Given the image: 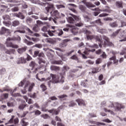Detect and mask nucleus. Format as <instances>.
I'll use <instances>...</instances> for the list:
<instances>
[{
  "mask_svg": "<svg viewBox=\"0 0 126 126\" xmlns=\"http://www.w3.org/2000/svg\"><path fill=\"white\" fill-rule=\"evenodd\" d=\"M75 25L77 27H82V26H83V25H84V24L82 22H80L79 23L75 24Z\"/></svg>",
  "mask_w": 126,
  "mask_h": 126,
  "instance_id": "obj_42",
  "label": "nucleus"
},
{
  "mask_svg": "<svg viewBox=\"0 0 126 126\" xmlns=\"http://www.w3.org/2000/svg\"><path fill=\"white\" fill-rule=\"evenodd\" d=\"M26 22L27 23V24L31 23V22H32V18L29 17H27L26 19Z\"/></svg>",
  "mask_w": 126,
  "mask_h": 126,
  "instance_id": "obj_38",
  "label": "nucleus"
},
{
  "mask_svg": "<svg viewBox=\"0 0 126 126\" xmlns=\"http://www.w3.org/2000/svg\"><path fill=\"white\" fill-rule=\"evenodd\" d=\"M21 37L18 36V37H8L6 39V44L7 47L8 48H13L14 49H18V45H14L12 42H9V41H21Z\"/></svg>",
  "mask_w": 126,
  "mask_h": 126,
  "instance_id": "obj_2",
  "label": "nucleus"
},
{
  "mask_svg": "<svg viewBox=\"0 0 126 126\" xmlns=\"http://www.w3.org/2000/svg\"><path fill=\"white\" fill-rule=\"evenodd\" d=\"M56 6L58 9H60V8H64V7H65V6L62 4L56 5Z\"/></svg>",
  "mask_w": 126,
  "mask_h": 126,
  "instance_id": "obj_59",
  "label": "nucleus"
},
{
  "mask_svg": "<svg viewBox=\"0 0 126 126\" xmlns=\"http://www.w3.org/2000/svg\"><path fill=\"white\" fill-rule=\"evenodd\" d=\"M99 32L100 33H101V34H103V33H106L107 32V30L105 29H101L99 30Z\"/></svg>",
  "mask_w": 126,
  "mask_h": 126,
  "instance_id": "obj_54",
  "label": "nucleus"
},
{
  "mask_svg": "<svg viewBox=\"0 0 126 126\" xmlns=\"http://www.w3.org/2000/svg\"><path fill=\"white\" fill-rule=\"evenodd\" d=\"M24 43L27 44V45H28V46H31L32 45H33V42H32L29 41L27 39H24Z\"/></svg>",
  "mask_w": 126,
  "mask_h": 126,
  "instance_id": "obj_32",
  "label": "nucleus"
},
{
  "mask_svg": "<svg viewBox=\"0 0 126 126\" xmlns=\"http://www.w3.org/2000/svg\"><path fill=\"white\" fill-rule=\"evenodd\" d=\"M103 110L106 113L108 112L110 113L111 115H115V113H114V111L110 110V109H107L106 108H103Z\"/></svg>",
  "mask_w": 126,
  "mask_h": 126,
  "instance_id": "obj_34",
  "label": "nucleus"
},
{
  "mask_svg": "<svg viewBox=\"0 0 126 126\" xmlns=\"http://www.w3.org/2000/svg\"><path fill=\"white\" fill-rule=\"evenodd\" d=\"M48 112L50 114H52V115H59V113H60V111H59V110L57 109H52L48 110Z\"/></svg>",
  "mask_w": 126,
  "mask_h": 126,
  "instance_id": "obj_16",
  "label": "nucleus"
},
{
  "mask_svg": "<svg viewBox=\"0 0 126 126\" xmlns=\"http://www.w3.org/2000/svg\"><path fill=\"white\" fill-rule=\"evenodd\" d=\"M51 63H52V64H63V61H62V60H54L51 62Z\"/></svg>",
  "mask_w": 126,
  "mask_h": 126,
  "instance_id": "obj_26",
  "label": "nucleus"
},
{
  "mask_svg": "<svg viewBox=\"0 0 126 126\" xmlns=\"http://www.w3.org/2000/svg\"><path fill=\"white\" fill-rule=\"evenodd\" d=\"M100 57H101L102 59H107V54H106L105 52H103L102 55H100Z\"/></svg>",
  "mask_w": 126,
  "mask_h": 126,
  "instance_id": "obj_58",
  "label": "nucleus"
},
{
  "mask_svg": "<svg viewBox=\"0 0 126 126\" xmlns=\"http://www.w3.org/2000/svg\"><path fill=\"white\" fill-rule=\"evenodd\" d=\"M50 69L54 71H59V70H60V67L55 65H51L50 66Z\"/></svg>",
  "mask_w": 126,
  "mask_h": 126,
  "instance_id": "obj_19",
  "label": "nucleus"
},
{
  "mask_svg": "<svg viewBox=\"0 0 126 126\" xmlns=\"http://www.w3.org/2000/svg\"><path fill=\"white\" fill-rule=\"evenodd\" d=\"M68 105L69 108L74 107V106H76V103L74 102V100H71L67 103Z\"/></svg>",
  "mask_w": 126,
  "mask_h": 126,
  "instance_id": "obj_23",
  "label": "nucleus"
},
{
  "mask_svg": "<svg viewBox=\"0 0 126 126\" xmlns=\"http://www.w3.org/2000/svg\"><path fill=\"white\" fill-rule=\"evenodd\" d=\"M109 26L111 27L112 28H116L118 27V25L117 22H111L109 24Z\"/></svg>",
  "mask_w": 126,
  "mask_h": 126,
  "instance_id": "obj_24",
  "label": "nucleus"
},
{
  "mask_svg": "<svg viewBox=\"0 0 126 126\" xmlns=\"http://www.w3.org/2000/svg\"><path fill=\"white\" fill-rule=\"evenodd\" d=\"M108 108H114L115 112H118L121 111L122 109H125V107L124 106V105L121 103L116 102L115 103V104H114L113 102L110 101L109 102Z\"/></svg>",
  "mask_w": 126,
  "mask_h": 126,
  "instance_id": "obj_3",
  "label": "nucleus"
},
{
  "mask_svg": "<svg viewBox=\"0 0 126 126\" xmlns=\"http://www.w3.org/2000/svg\"><path fill=\"white\" fill-rule=\"evenodd\" d=\"M67 6H68L69 9H70V10H71L73 12H75V11H76L75 10V9H73V8H71V7H76V6L75 4H72V3H68L67 4Z\"/></svg>",
  "mask_w": 126,
  "mask_h": 126,
  "instance_id": "obj_15",
  "label": "nucleus"
},
{
  "mask_svg": "<svg viewBox=\"0 0 126 126\" xmlns=\"http://www.w3.org/2000/svg\"><path fill=\"white\" fill-rule=\"evenodd\" d=\"M35 65H36V63H35V62H34L33 61H32L30 64V66H31V67H32L31 70H33V68L35 67Z\"/></svg>",
  "mask_w": 126,
  "mask_h": 126,
  "instance_id": "obj_37",
  "label": "nucleus"
},
{
  "mask_svg": "<svg viewBox=\"0 0 126 126\" xmlns=\"http://www.w3.org/2000/svg\"><path fill=\"white\" fill-rule=\"evenodd\" d=\"M35 86V84L34 83H32L29 87V91H32V89H33V87Z\"/></svg>",
  "mask_w": 126,
  "mask_h": 126,
  "instance_id": "obj_49",
  "label": "nucleus"
},
{
  "mask_svg": "<svg viewBox=\"0 0 126 126\" xmlns=\"http://www.w3.org/2000/svg\"><path fill=\"white\" fill-rule=\"evenodd\" d=\"M79 8L82 11V12H85L86 11V7L83 5H80Z\"/></svg>",
  "mask_w": 126,
  "mask_h": 126,
  "instance_id": "obj_25",
  "label": "nucleus"
},
{
  "mask_svg": "<svg viewBox=\"0 0 126 126\" xmlns=\"http://www.w3.org/2000/svg\"><path fill=\"white\" fill-rule=\"evenodd\" d=\"M5 33L9 34L11 32H10V30L6 29L4 27H2L1 30H0V35H4Z\"/></svg>",
  "mask_w": 126,
  "mask_h": 126,
  "instance_id": "obj_9",
  "label": "nucleus"
},
{
  "mask_svg": "<svg viewBox=\"0 0 126 126\" xmlns=\"http://www.w3.org/2000/svg\"><path fill=\"white\" fill-rule=\"evenodd\" d=\"M41 31H42L43 32H47L48 27L44 26L42 28H41Z\"/></svg>",
  "mask_w": 126,
  "mask_h": 126,
  "instance_id": "obj_60",
  "label": "nucleus"
},
{
  "mask_svg": "<svg viewBox=\"0 0 126 126\" xmlns=\"http://www.w3.org/2000/svg\"><path fill=\"white\" fill-rule=\"evenodd\" d=\"M30 85V82L29 81H26V80H23L19 84V86H23V85H25V89L24 90H22V93L23 94H26V87H28V85Z\"/></svg>",
  "mask_w": 126,
  "mask_h": 126,
  "instance_id": "obj_5",
  "label": "nucleus"
},
{
  "mask_svg": "<svg viewBox=\"0 0 126 126\" xmlns=\"http://www.w3.org/2000/svg\"><path fill=\"white\" fill-rule=\"evenodd\" d=\"M82 2L85 4V5H86L88 8H92V7H95V6H96L90 2H86V0H83Z\"/></svg>",
  "mask_w": 126,
  "mask_h": 126,
  "instance_id": "obj_10",
  "label": "nucleus"
},
{
  "mask_svg": "<svg viewBox=\"0 0 126 126\" xmlns=\"http://www.w3.org/2000/svg\"><path fill=\"white\" fill-rule=\"evenodd\" d=\"M95 24H98V25H100V26L103 25V23H102V22L101 21V19H98L95 21H94Z\"/></svg>",
  "mask_w": 126,
  "mask_h": 126,
  "instance_id": "obj_36",
  "label": "nucleus"
},
{
  "mask_svg": "<svg viewBox=\"0 0 126 126\" xmlns=\"http://www.w3.org/2000/svg\"><path fill=\"white\" fill-rule=\"evenodd\" d=\"M76 102L78 103L79 106H85V102L82 99L78 98L76 100Z\"/></svg>",
  "mask_w": 126,
  "mask_h": 126,
  "instance_id": "obj_14",
  "label": "nucleus"
},
{
  "mask_svg": "<svg viewBox=\"0 0 126 126\" xmlns=\"http://www.w3.org/2000/svg\"><path fill=\"white\" fill-rule=\"evenodd\" d=\"M11 96H13V97H20L21 95L19 93H11Z\"/></svg>",
  "mask_w": 126,
  "mask_h": 126,
  "instance_id": "obj_41",
  "label": "nucleus"
},
{
  "mask_svg": "<svg viewBox=\"0 0 126 126\" xmlns=\"http://www.w3.org/2000/svg\"><path fill=\"white\" fill-rule=\"evenodd\" d=\"M83 17L84 18V20H85V22H89V21H91V18H90L87 15H84V16H83Z\"/></svg>",
  "mask_w": 126,
  "mask_h": 126,
  "instance_id": "obj_33",
  "label": "nucleus"
},
{
  "mask_svg": "<svg viewBox=\"0 0 126 126\" xmlns=\"http://www.w3.org/2000/svg\"><path fill=\"white\" fill-rule=\"evenodd\" d=\"M67 27L69 28H71L70 29V31L71 33H72L73 35H77V32H75V27L71 25H67Z\"/></svg>",
  "mask_w": 126,
  "mask_h": 126,
  "instance_id": "obj_13",
  "label": "nucleus"
},
{
  "mask_svg": "<svg viewBox=\"0 0 126 126\" xmlns=\"http://www.w3.org/2000/svg\"><path fill=\"white\" fill-rule=\"evenodd\" d=\"M120 31H121V30H118L115 32H113L111 35V37H112L113 38L116 37V36H117V34H119Z\"/></svg>",
  "mask_w": 126,
  "mask_h": 126,
  "instance_id": "obj_35",
  "label": "nucleus"
},
{
  "mask_svg": "<svg viewBox=\"0 0 126 126\" xmlns=\"http://www.w3.org/2000/svg\"><path fill=\"white\" fill-rule=\"evenodd\" d=\"M18 18H19L21 20H24L25 19V15L21 12H19L18 14Z\"/></svg>",
  "mask_w": 126,
  "mask_h": 126,
  "instance_id": "obj_18",
  "label": "nucleus"
},
{
  "mask_svg": "<svg viewBox=\"0 0 126 126\" xmlns=\"http://www.w3.org/2000/svg\"><path fill=\"white\" fill-rule=\"evenodd\" d=\"M100 70V68L99 67L93 68L92 72V73H97V72H99Z\"/></svg>",
  "mask_w": 126,
  "mask_h": 126,
  "instance_id": "obj_31",
  "label": "nucleus"
},
{
  "mask_svg": "<svg viewBox=\"0 0 126 126\" xmlns=\"http://www.w3.org/2000/svg\"><path fill=\"white\" fill-rule=\"evenodd\" d=\"M59 83V80L57 79H53L51 81H50L49 82H48V85L49 87H51V83Z\"/></svg>",
  "mask_w": 126,
  "mask_h": 126,
  "instance_id": "obj_27",
  "label": "nucleus"
},
{
  "mask_svg": "<svg viewBox=\"0 0 126 126\" xmlns=\"http://www.w3.org/2000/svg\"><path fill=\"white\" fill-rule=\"evenodd\" d=\"M54 9V4H48V6L46 7L45 9V13L48 14L50 12V9Z\"/></svg>",
  "mask_w": 126,
  "mask_h": 126,
  "instance_id": "obj_11",
  "label": "nucleus"
},
{
  "mask_svg": "<svg viewBox=\"0 0 126 126\" xmlns=\"http://www.w3.org/2000/svg\"><path fill=\"white\" fill-rule=\"evenodd\" d=\"M41 118H43L45 120H46L47 119H50V118H51V117H50L49 115L47 114H42V115H41Z\"/></svg>",
  "mask_w": 126,
  "mask_h": 126,
  "instance_id": "obj_39",
  "label": "nucleus"
},
{
  "mask_svg": "<svg viewBox=\"0 0 126 126\" xmlns=\"http://www.w3.org/2000/svg\"><path fill=\"white\" fill-rule=\"evenodd\" d=\"M17 32H18L19 33H21V34H25V30H23V31H21V30H17V31H15L14 33H17Z\"/></svg>",
  "mask_w": 126,
  "mask_h": 126,
  "instance_id": "obj_55",
  "label": "nucleus"
},
{
  "mask_svg": "<svg viewBox=\"0 0 126 126\" xmlns=\"http://www.w3.org/2000/svg\"><path fill=\"white\" fill-rule=\"evenodd\" d=\"M7 98H8V94H2L0 96V100H4V99H7Z\"/></svg>",
  "mask_w": 126,
  "mask_h": 126,
  "instance_id": "obj_21",
  "label": "nucleus"
},
{
  "mask_svg": "<svg viewBox=\"0 0 126 126\" xmlns=\"http://www.w3.org/2000/svg\"><path fill=\"white\" fill-rule=\"evenodd\" d=\"M72 17H69L67 21L69 23L72 24L74 23L76 21H80L81 18L79 16H76L72 14H70Z\"/></svg>",
  "mask_w": 126,
  "mask_h": 126,
  "instance_id": "obj_4",
  "label": "nucleus"
},
{
  "mask_svg": "<svg viewBox=\"0 0 126 126\" xmlns=\"http://www.w3.org/2000/svg\"><path fill=\"white\" fill-rule=\"evenodd\" d=\"M3 24L6 27H10V25H11V24H10L9 22H7L6 21H3Z\"/></svg>",
  "mask_w": 126,
  "mask_h": 126,
  "instance_id": "obj_52",
  "label": "nucleus"
},
{
  "mask_svg": "<svg viewBox=\"0 0 126 126\" xmlns=\"http://www.w3.org/2000/svg\"><path fill=\"white\" fill-rule=\"evenodd\" d=\"M20 62V63H26V60L24 59V58L21 57L19 59Z\"/></svg>",
  "mask_w": 126,
  "mask_h": 126,
  "instance_id": "obj_44",
  "label": "nucleus"
},
{
  "mask_svg": "<svg viewBox=\"0 0 126 126\" xmlns=\"http://www.w3.org/2000/svg\"><path fill=\"white\" fill-rule=\"evenodd\" d=\"M20 124L22 126H27L28 125H29V123L25 121V119L24 118L21 120Z\"/></svg>",
  "mask_w": 126,
  "mask_h": 126,
  "instance_id": "obj_20",
  "label": "nucleus"
},
{
  "mask_svg": "<svg viewBox=\"0 0 126 126\" xmlns=\"http://www.w3.org/2000/svg\"><path fill=\"white\" fill-rule=\"evenodd\" d=\"M115 5L118 8H123L124 7L123 6V1H117L115 3Z\"/></svg>",
  "mask_w": 126,
  "mask_h": 126,
  "instance_id": "obj_17",
  "label": "nucleus"
},
{
  "mask_svg": "<svg viewBox=\"0 0 126 126\" xmlns=\"http://www.w3.org/2000/svg\"><path fill=\"white\" fill-rule=\"evenodd\" d=\"M87 80L83 81V82H81V85H82V86H84V87H86L87 85Z\"/></svg>",
  "mask_w": 126,
  "mask_h": 126,
  "instance_id": "obj_48",
  "label": "nucleus"
},
{
  "mask_svg": "<svg viewBox=\"0 0 126 126\" xmlns=\"http://www.w3.org/2000/svg\"><path fill=\"white\" fill-rule=\"evenodd\" d=\"M100 13H101V10H98L97 11L93 12L94 16H97V15Z\"/></svg>",
  "mask_w": 126,
  "mask_h": 126,
  "instance_id": "obj_53",
  "label": "nucleus"
},
{
  "mask_svg": "<svg viewBox=\"0 0 126 126\" xmlns=\"http://www.w3.org/2000/svg\"><path fill=\"white\" fill-rule=\"evenodd\" d=\"M11 10L12 12H16L17 11H18V10H19V8H18V7H14L11 8Z\"/></svg>",
  "mask_w": 126,
  "mask_h": 126,
  "instance_id": "obj_45",
  "label": "nucleus"
},
{
  "mask_svg": "<svg viewBox=\"0 0 126 126\" xmlns=\"http://www.w3.org/2000/svg\"><path fill=\"white\" fill-rule=\"evenodd\" d=\"M110 61H113V63L114 64H118V63L119 62V60L117 61L116 60V57L115 56H113L112 57L110 58L109 59Z\"/></svg>",
  "mask_w": 126,
  "mask_h": 126,
  "instance_id": "obj_29",
  "label": "nucleus"
},
{
  "mask_svg": "<svg viewBox=\"0 0 126 126\" xmlns=\"http://www.w3.org/2000/svg\"><path fill=\"white\" fill-rule=\"evenodd\" d=\"M78 47L79 48H84V47H85V45H84V43L82 42H80L78 44Z\"/></svg>",
  "mask_w": 126,
  "mask_h": 126,
  "instance_id": "obj_63",
  "label": "nucleus"
},
{
  "mask_svg": "<svg viewBox=\"0 0 126 126\" xmlns=\"http://www.w3.org/2000/svg\"><path fill=\"white\" fill-rule=\"evenodd\" d=\"M28 113H29L28 111H26L23 113V115L19 116V114H18V117L20 118H24V117H25V116H26V114H28Z\"/></svg>",
  "mask_w": 126,
  "mask_h": 126,
  "instance_id": "obj_56",
  "label": "nucleus"
},
{
  "mask_svg": "<svg viewBox=\"0 0 126 126\" xmlns=\"http://www.w3.org/2000/svg\"><path fill=\"white\" fill-rule=\"evenodd\" d=\"M83 32L84 34L87 35V40H92V39H94V35H91L92 32L90 31H88L86 29L84 30Z\"/></svg>",
  "mask_w": 126,
  "mask_h": 126,
  "instance_id": "obj_8",
  "label": "nucleus"
},
{
  "mask_svg": "<svg viewBox=\"0 0 126 126\" xmlns=\"http://www.w3.org/2000/svg\"><path fill=\"white\" fill-rule=\"evenodd\" d=\"M94 38H95V40L98 42H101V37L99 36H94Z\"/></svg>",
  "mask_w": 126,
  "mask_h": 126,
  "instance_id": "obj_64",
  "label": "nucleus"
},
{
  "mask_svg": "<svg viewBox=\"0 0 126 126\" xmlns=\"http://www.w3.org/2000/svg\"><path fill=\"white\" fill-rule=\"evenodd\" d=\"M20 24V22L17 20H14L12 23V26H13V27H16V26H18Z\"/></svg>",
  "mask_w": 126,
  "mask_h": 126,
  "instance_id": "obj_22",
  "label": "nucleus"
},
{
  "mask_svg": "<svg viewBox=\"0 0 126 126\" xmlns=\"http://www.w3.org/2000/svg\"><path fill=\"white\" fill-rule=\"evenodd\" d=\"M50 14H51L52 16H55L57 19H59V17H60V12H59L58 10H55L53 12H50Z\"/></svg>",
  "mask_w": 126,
  "mask_h": 126,
  "instance_id": "obj_12",
  "label": "nucleus"
},
{
  "mask_svg": "<svg viewBox=\"0 0 126 126\" xmlns=\"http://www.w3.org/2000/svg\"><path fill=\"white\" fill-rule=\"evenodd\" d=\"M33 58H37V57H38L37 58L38 61V63L40 64L39 67H38V69H40V68H42L43 67L44 68V71H46V67L44 66V65H41L42 63H45V61L43 60V59L42 58H44L45 57V54H44V53L40 52L39 50H36L34 51L33 55L32 56Z\"/></svg>",
  "mask_w": 126,
  "mask_h": 126,
  "instance_id": "obj_1",
  "label": "nucleus"
},
{
  "mask_svg": "<svg viewBox=\"0 0 126 126\" xmlns=\"http://www.w3.org/2000/svg\"><path fill=\"white\" fill-rule=\"evenodd\" d=\"M26 51V48L23 47L21 48H19L17 50L18 53L19 54H22L23 53H24Z\"/></svg>",
  "mask_w": 126,
  "mask_h": 126,
  "instance_id": "obj_30",
  "label": "nucleus"
},
{
  "mask_svg": "<svg viewBox=\"0 0 126 126\" xmlns=\"http://www.w3.org/2000/svg\"><path fill=\"white\" fill-rule=\"evenodd\" d=\"M88 47H89V48H95V49H98V46L97 44H94V45H89Z\"/></svg>",
  "mask_w": 126,
  "mask_h": 126,
  "instance_id": "obj_47",
  "label": "nucleus"
},
{
  "mask_svg": "<svg viewBox=\"0 0 126 126\" xmlns=\"http://www.w3.org/2000/svg\"><path fill=\"white\" fill-rule=\"evenodd\" d=\"M70 59L71 60H74V61H77L78 60L77 56H76L75 55H73L72 56H71Z\"/></svg>",
  "mask_w": 126,
  "mask_h": 126,
  "instance_id": "obj_57",
  "label": "nucleus"
},
{
  "mask_svg": "<svg viewBox=\"0 0 126 126\" xmlns=\"http://www.w3.org/2000/svg\"><path fill=\"white\" fill-rule=\"evenodd\" d=\"M3 19H4V20H9L10 19V16L8 15H4L3 16Z\"/></svg>",
  "mask_w": 126,
  "mask_h": 126,
  "instance_id": "obj_51",
  "label": "nucleus"
},
{
  "mask_svg": "<svg viewBox=\"0 0 126 126\" xmlns=\"http://www.w3.org/2000/svg\"><path fill=\"white\" fill-rule=\"evenodd\" d=\"M26 106H27V104H21L19 105V109H20V110H24Z\"/></svg>",
  "mask_w": 126,
  "mask_h": 126,
  "instance_id": "obj_46",
  "label": "nucleus"
},
{
  "mask_svg": "<svg viewBox=\"0 0 126 126\" xmlns=\"http://www.w3.org/2000/svg\"><path fill=\"white\" fill-rule=\"evenodd\" d=\"M125 26H126V22L124 21H121V25L119 27V28H122L123 27H125Z\"/></svg>",
  "mask_w": 126,
  "mask_h": 126,
  "instance_id": "obj_50",
  "label": "nucleus"
},
{
  "mask_svg": "<svg viewBox=\"0 0 126 126\" xmlns=\"http://www.w3.org/2000/svg\"><path fill=\"white\" fill-rule=\"evenodd\" d=\"M40 88L42 89V91H43V92L47 90V87L45 86L44 84H41L40 85Z\"/></svg>",
  "mask_w": 126,
  "mask_h": 126,
  "instance_id": "obj_43",
  "label": "nucleus"
},
{
  "mask_svg": "<svg viewBox=\"0 0 126 126\" xmlns=\"http://www.w3.org/2000/svg\"><path fill=\"white\" fill-rule=\"evenodd\" d=\"M102 39L104 40V45L108 46V47H114V44L110 41V38L105 35L102 36Z\"/></svg>",
  "mask_w": 126,
  "mask_h": 126,
  "instance_id": "obj_6",
  "label": "nucleus"
},
{
  "mask_svg": "<svg viewBox=\"0 0 126 126\" xmlns=\"http://www.w3.org/2000/svg\"><path fill=\"white\" fill-rule=\"evenodd\" d=\"M101 63H102V60L101 59H100V58L97 59L95 61L96 64H99Z\"/></svg>",
  "mask_w": 126,
  "mask_h": 126,
  "instance_id": "obj_61",
  "label": "nucleus"
},
{
  "mask_svg": "<svg viewBox=\"0 0 126 126\" xmlns=\"http://www.w3.org/2000/svg\"><path fill=\"white\" fill-rule=\"evenodd\" d=\"M67 97L68 96L66 94H62L58 96L59 99H60L61 100H66V98H67Z\"/></svg>",
  "mask_w": 126,
  "mask_h": 126,
  "instance_id": "obj_28",
  "label": "nucleus"
},
{
  "mask_svg": "<svg viewBox=\"0 0 126 126\" xmlns=\"http://www.w3.org/2000/svg\"><path fill=\"white\" fill-rule=\"evenodd\" d=\"M35 48H38V49H41L43 47V46L41 44H36L34 45Z\"/></svg>",
  "mask_w": 126,
  "mask_h": 126,
  "instance_id": "obj_62",
  "label": "nucleus"
},
{
  "mask_svg": "<svg viewBox=\"0 0 126 126\" xmlns=\"http://www.w3.org/2000/svg\"><path fill=\"white\" fill-rule=\"evenodd\" d=\"M47 42L50 43V44H54L56 42V40L52 38H48L47 39Z\"/></svg>",
  "mask_w": 126,
  "mask_h": 126,
  "instance_id": "obj_40",
  "label": "nucleus"
},
{
  "mask_svg": "<svg viewBox=\"0 0 126 126\" xmlns=\"http://www.w3.org/2000/svg\"><path fill=\"white\" fill-rule=\"evenodd\" d=\"M69 69V67H68L67 65H64L63 66V69H62V72L60 73V75L61 76V79H63L64 78V76H65V72L67 71Z\"/></svg>",
  "mask_w": 126,
  "mask_h": 126,
  "instance_id": "obj_7",
  "label": "nucleus"
}]
</instances>
